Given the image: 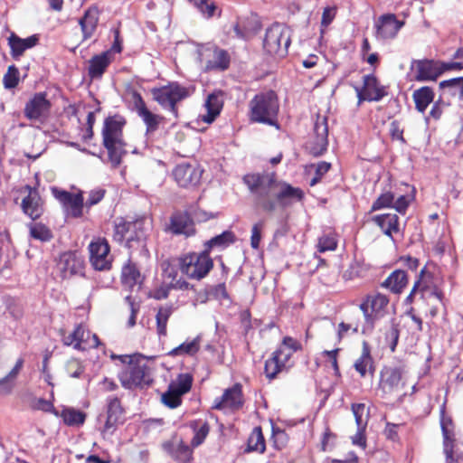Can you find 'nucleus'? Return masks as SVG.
<instances>
[{"mask_svg":"<svg viewBox=\"0 0 463 463\" xmlns=\"http://www.w3.org/2000/svg\"><path fill=\"white\" fill-rule=\"evenodd\" d=\"M243 181L255 195L257 204L267 213L274 212L277 207L285 209L304 198L299 187L279 180L274 172L246 175Z\"/></svg>","mask_w":463,"mask_h":463,"instance_id":"nucleus-1","label":"nucleus"},{"mask_svg":"<svg viewBox=\"0 0 463 463\" xmlns=\"http://www.w3.org/2000/svg\"><path fill=\"white\" fill-rule=\"evenodd\" d=\"M111 358L119 359L125 367L118 373L121 385L126 389L144 388L152 382L151 367L148 364L151 359L145 356L133 358L129 355L112 354Z\"/></svg>","mask_w":463,"mask_h":463,"instance_id":"nucleus-2","label":"nucleus"},{"mask_svg":"<svg viewBox=\"0 0 463 463\" xmlns=\"http://www.w3.org/2000/svg\"><path fill=\"white\" fill-rule=\"evenodd\" d=\"M124 118H105L102 137L110 163L114 167L120 165L122 156L127 154V143L123 139Z\"/></svg>","mask_w":463,"mask_h":463,"instance_id":"nucleus-3","label":"nucleus"},{"mask_svg":"<svg viewBox=\"0 0 463 463\" xmlns=\"http://www.w3.org/2000/svg\"><path fill=\"white\" fill-rule=\"evenodd\" d=\"M451 99H463V77L452 78L439 83V98L434 102L430 116L447 113V109L451 106Z\"/></svg>","mask_w":463,"mask_h":463,"instance_id":"nucleus-4","label":"nucleus"},{"mask_svg":"<svg viewBox=\"0 0 463 463\" xmlns=\"http://www.w3.org/2000/svg\"><path fill=\"white\" fill-rule=\"evenodd\" d=\"M145 222L137 220L133 222H120L116 223L114 230V240L119 243L125 242L128 249H137L145 246L146 231Z\"/></svg>","mask_w":463,"mask_h":463,"instance_id":"nucleus-5","label":"nucleus"},{"mask_svg":"<svg viewBox=\"0 0 463 463\" xmlns=\"http://www.w3.org/2000/svg\"><path fill=\"white\" fill-rule=\"evenodd\" d=\"M153 99L165 109L173 114H177L176 104L190 96L188 88L178 82H170L167 85L153 88L151 90Z\"/></svg>","mask_w":463,"mask_h":463,"instance_id":"nucleus-6","label":"nucleus"},{"mask_svg":"<svg viewBox=\"0 0 463 463\" xmlns=\"http://www.w3.org/2000/svg\"><path fill=\"white\" fill-rule=\"evenodd\" d=\"M213 268V261L205 249L200 253H189L180 260V269L189 279L200 280Z\"/></svg>","mask_w":463,"mask_h":463,"instance_id":"nucleus-7","label":"nucleus"},{"mask_svg":"<svg viewBox=\"0 0 463 463\" xmlns=\"http://www.w3.org/2000/svg\"><path fill=\"white\" fill-rule=\"evenodd\" d=\"M290 43L287 27L282 24L274 23L266 30L263 49L271 56L284 57L288 53Z\"/></svg>","mask_w":463,"mask_h":463,"instance_id":"nucleus-8","label":"nucleus"},{"mask_svg":"<svg viewBox=\"0 0 463 463\" xmlns=\"http://www.w3.org/2000/svg\"><path fill=\"white\" fill-rule=\"evenodd\" d=\"M440 427L443 436V453L446 463H458L463 457L461 444L456 438L455 427L452 420L442 414Z\"/></svg>","mask_w":463,"mask_h":463,"instance_id":"nucleus-9","label":"nucleus"},{"mask_svg":"<svg viewBox=\"0 0 463 463\" xmlns=\"http://www.w3.org/2000/svg\"><path fill=\"white\" fill-rule=\"evenodd\" d=\"M193 378L188 373H181L171 382L167 391L162 395V402L171 408L178 407L182 402V396L191 389Z\"/></svg>","mask_w":463,"mask_h":463,"instance_id":"nucleus-10","label":"nucleus"},{"mask_svg":"<svg viewBox=\"0 0 463 463\" xmlns=\"http://www.w3.org/2000/svg\"><path fill=\"white\" fill-rule=\"evenodd\" d=\"M389 303V299L383 294L369 295L361 303L362 310L366 324L372 328L374 322L382 318L385 313Z\"/></svg>","mask_w":463,"mask_h":463,"instance_id":"nucleus-11","label":"nucleus"},{"mask_svg":"<svg viewBox=\"0 0 463 463\" xmlns=\"http://www.w3.org/2000/svg\"><path fill=\"white\" fill-rule=\"evenodd\" d=\"M404 25L405 21L398 20L394 14H383L374 22L375 37L381 41L394 39Z\"/></svg>","mask_w":463,"mask_h":463,"instance_id":"nucleus-12","label":"nucleus"},{"mask_svg":"<svg viewBox=\"0 0 463 463\" xmlns=\"http://www.w3.org/2000/svg\"><path fill=\"white\" fill-rule=\"evenodd\" d=\"M279 108L278 96L273 90L257 94L250 100L252 116H277Z\"/></svg>","mask_w":463,"mask_h":463,"instance_id":"nucleus-13","label":"nucleus"},{"mask_svg":"<svg viewBox=\"0 0 463 463\" xmlns=\"http://www.w3.org/2000/svg\"><path fill=\"white\" fill-rule=\"evenodd\" d=\"M90 261L97 270L109 269L111 257L109 256V245L105 239H97L89 245Z\"/></svg>","mask_w":463,"mask_h":463,"instance_id":"nucleus-14","label":"nucleus"},{"mask_svg":"<svg viewBox=\"0 0 463 463\" xmlns=\"http://www.w3.org/2000/svg\"><path fill=\"white\" fill-rule=\"evenodd\" d=\"M63 343L66 345H73L76 350L97 348L100 344L98 335L96 334L91 335L81 325H78L71 334L65 335Z\"/></svg>","mask_w":463,"mask_h":463,"instance_id":"nucleus-15","label":"nucleus"},{"mask_svg":"<svg viewBox=\"0 0 463 463\" xmlns=\"http://www.w3.org/2000/svg\"><path fill=\"white\" fill-rule=\"evenodd\" d=\"M314 138L308 143L307 148L313 156H319L326 151L328 145L327 118H317L314 124Z\"/></svg>","mask_w":463,"mask_h":463,"instance_id":"nucleus-16","label":"nucleus"},{"mask_svg":"<svg viewBox=\"0 0 463 463\" xmlns=\"http://www.w3.org/2000/svg\"><path fill=\"white\" fill-rule=\"evenodd\" d=\"M294 353L279 346L272 356L265 363V373L268 378L274 379L280 372L290 367L289 361Z\"/></svg>","mask_w":463,"mask_h":463,"instance_id":"nucleus-17","label":"nucleus"},{"mask_svg":"<svg viewBox=\"0 0 463 463\" xmlns=\"http://www.w3.org/2000/svg\"><path fill=\"white\" fill-rule=\"evenodd\" d=\"M175 180L182 187L196 186L202 178L203 170L190 164H180L173 172Z\"/></svg>","mask_w":463,"mask_h":463,"instance_id":"nucleus-18","label":"nucleus"},{"mask_svg":"<svg viewBox=\"0 0 463 463\" xmlns=\"http://www.w3.org/2000/svg\"><path fill=\"white\" fill-rule=\"evenodd\" d=\"M363 82V87L356 89L359 100L378 101L387 95L385 88L373 74L364 75Z\"/></svg>","mask_w":463,"mask_h":463,"instance_id":"nucleus-19","label":"nucleus"},{"mask_svg":"<svg viewBox=\"0 0 463 463\" xmlns=\"http://www.w3.org/2000/svg\"><path fill=\"white\" fill-rule=\"evenodd\" d=\"M402 387V372L400 368L385 367L381 372L379 388L384 394L398 392Z\"/></svg>","mask_w":463,"mask_h":463,"instance_id":"nucleus-20","label":"nucleus"},{"mask_svg":"<svg viewBox=\"0 0 463 463\" xmlns=\"http://www.w3.org/2000/svg\"><path fill=\"white\" fill-rule=\"evenodd\" d=\"M243 404L241 385L234 384L232 387L226 389L222 397L214 401L213 409L232 411L239 410Z\"/></svg>","mask_w":463,"mask_h":463,"instance_id":"nucleus-21","label":"nucleus"},{"mask_svg":"<svg viewBox=\"0 0 463 463\" xmlns=\"http://www.w3.org/2000/svg\"><path fill=\"white\" fill-rule=\"evenodd\" d=\"M39 42L40 37L38 34H33L24 39L12 32L7 38L11 57L15 61H18L24 54L25 51L35 47Z\"/></svg>","mask_w":463,"mask_h":463,"instance_id":"nucleus-22","label":"nucleus"},{"mask_svg":"<svg viewBox=\"0 0 463 463\" xmlns=\"http://www.w3.org/2000/svg\"><path fill=\"white\" fill-rule=\"evenodd\" d=\"M415 76L417 81L436 80L441 74L440 61L418 60L414 61Z\"/></svg>","mask_w":463,"mask_h":463,"instance_id":"nucleus-23","label":"nucleus"},{"mask_svg":"<svg viewBox=\"0 0 463 463\" xmlns=\"http://www.w3.org/2000/svg\"><path fill=\"white\" fill-rule=\"evenodd\" d=\"M167 231L174 234H183L186 237L195 233L194 221L187 213L176 212L170 217Z\"/></svg>","mask_w":463,"mask_h":463,"instance_id":"nucleus-24","label":"nucleus"},{"mask_svg":"<svg viewBox=\"0 0 463 463\" xmlns=\"http://www.w3.org/2000/svg\"><path fill=\"white\" fill-rule=\"evenodd\" d=\"M99 9L97 6H90L84 14L79 19V25L82 33V42L93 37L99 24Z\"/></svg>","mask_w":463,"mask_h":463,"instance_id":"nucleus-25","label":"nucleus"},{"mask_svg":"<svg viewBox=\"0 0 463 463\" xmlns=\"http://www.w3.org/2000/svg\"><path fill=\"white\" fill-rule=\"evenodd\" d=\"M83 268V260L75 253L65 252L60 258L59 269L63 279H68L77 274H82Z\"/></svg>","mask_w":463,"mask_h":463,"instance_id":"nucleus-26","label":"nucleus"},{"mask_svg":"<svg viewBox=\"0 0 463 463\" xmlns=\"http://www.w3.org/2000/svg\"><path fill=\"white\" fill-rule=\"evenodd\" d=\"M26 188L29 190V194L23 199L22 208L24 213L32 220H36L43 213V201L36 189L30 186H26Z\"/></svg>","mask_w":463,"mask_h":463,"instance_id":"nucleus-27","label":"nucleus"},{"mask_svg":"<svg viewBox=\"0 0 463 463\" xmlns=\"http://www.w3.org/2000/svg\"><path fill=\"white\" fill-rule=\"evenodd\" d=\"M56 197L66 208L68 215L80 217L82 214L83 197L81 194L60 191L57 193Z\"/></svg>","mask_w":463,"mask_h":463,"instance_id":"nucleus-28","label":"nucleus"},{"mask_svg":"<svg viewBox=\"0 0 463 463\" xmlns=\"http://www.w3.org/2000/svg\"><path fill=\"white\" fill-rule=\"evenodd\" d=\"M113 61L114 57H111V52H102L92 56L89 61L88 75L91 79L101 78Z\"/></svg>","mask_w":463,"mask_h":463,"instance_id":"nucleus-29","label":"nucleus"},{"mask_svg":"<svg viewBox=\"0 0 463 463\" xmlns=\"http://www.w3.org/2000/svg\"><path fill=\"white\" fill-rule=\"evenodd\" d=\"M52 103L45 92H38L27 102L25 116H43L51 111Z\"/></svg>","mask_w":463,"mask_h":463,"instance_id":"nucleus-30","label":"nucleus"},{"mask_svg":"<svg viewBox=\"0 0 463 463\" xmlns=\"http://www.w3.org/2000/svg\"><path fill=\"white\" fill-rule=\"evenodd\" d=\"M123 409L120 401L117 397L108 400L107 420L104 425V433H113L118 423L120 422Z\"/></svg>","mask_w":463,"mask_h":463,"instance_id":"nucleus-31","label":"nucleus"},{"mask_svg":"<svg viewBox=\"0 0 463 463\" xmlns=\"http://www.w3.org/2000/svg\"><path fill=\"white\" fill-rule=\"evenodd\" d=\"M354 367L361 377H365L367 374L373 376L375 371L373 360L371 356L370 346L365 341L363 342L362 354L354 362Z\"/></svg>","mask_w":463,"mask_h":463,"instance_id":"nucleus-32","label":"nucleus"},{"mask_svg":"<svg viewBox=\"0 0 463 463\" xmlns=\"http://www.w3.org/2000/svg\"><path fill=\"white\" fill-rule=\"evenodd\" d=\"M372 221L378 225L383 232L392 238L393 233L400 232L399 228V217L394 213H384L375 215L372 218Z\"/></svg>","mask_w":463,"mask_h":463,"instance_id":"nucleus-33","label":"nucleus"},{"mask_svg":"<svg viewBox=\"0 0 463 463\" xmlns=\"http://www.w3.org/2000/svg\"><path fill=\"white\" fill-rule=\"evenodd\" d=\"M121 281L124 287L132 289L135 286H140L142 276L137 265L130 260L126 263L121 271Z\"/></svg>","mask_w":463,"mask_h":463,"instance_id":"nucleus-34","label":"nucleus"},{"mask_svg":"<svg viewBox=\"0 0 463 463\" xmlns=\"http://www.w3.org/2000/svg\"><path fill=\"white\" fill-rule=\"evenodd\" d=\"M125 99L129 108L138 113L139 116H156L148 110L140 93L134 88H128L125 92Z\"/></svg>","mask_w":463,"mask_h":463,"instance_id":"nucleus-35","label":"nucleus"},{"mask_svg":"<svg viewBox=\"0 0 463 463\" xmlns=\"http://www.w3.org/2000/svg\"><path fill=\"white\" fill-rule=\"evenodd\" d=\"M435 93L429 86H423L412 94L415 107L420 113H424L428 106L433 101Z\"/></svg>","mask_w":463,"mask_h":463,"instance_id":"nucleus-36","label":"nucleus"},{"mask_svg":"<svg viewBox=\"0 0 463 463\" xmlns=\"http://www.w3.org/2000/svg\"><path fill=\"white\" fill-rule=\"evenodd\" d=\"M189 3L206 19L221 16L222 10L214 0H188Z\"/></svg>","mask_w":463,"mask_h":463,"instance_id":"nucleus-37","label":"nucleus"},{"mask_svg":"<svg viewBox=\"0 0 463 463\" xmlns=\"http://www.w3.org/2000/svg\"><path fill=\"white\" fill-rule=\"evenodd\" d=\"M407 284L405 271L398 269L393 271L383 283V286L390 288L394 293H399Z\"/></svg>","mask_w":463,"mask_h":463,"instance_id":"nucleus-38","label":"nucleus"},{"mask_svg":"<svg viewBox=\"0 0 463 463\" xmlns=\"http://www.w3.org/2000/svg\"><path fill=\"white\" fill-rule=\"evenodd\" d=\"M200 349V337L197 336L191 341H186L177 347L172 349L168 354L170 356H179V355H194Z\"/></svg>","mask_w":463,"mask_h":463,"instance_id":"nucleus-39","label":"nucleus"},{"mask_svg":"<svg viewBox=\"0 0 463 463\" xmlns=\"http://www.w3.org/2000/svg\"><path fill=\"white\" fill-rule=\"evenodd\" d=\"M223 104L224 100L222 91L209 94L205 102L207 116H219L222 109Z\"/></svg>","mask_w":463,"mask_h":463,"instance_id":"nucleus-40","label":"nucleus"},{"mask_svg":"<svg viewBox=\"0 0 463 463\" xmlns=\"http://www.w3.org/2000/svg\"><path fill=\"white\" fill-rule=\"evenodd\" d=\"M265 449L266 444L261 429L260 427H256L253 429L248 439V448L246 451H256L259 453H263Z\"/></svg>","mask_w":463,"mask_h":463,"instance_id":"nucleus-41","label":"nucleus"},{"mask_svg":"<svg viewBox=\"0 0 463 463\" xmlns=\"http://www.w3.org/2000/svg\"><path fill=\"white\" fill-rule=\"evenodd\" d=\"M174 308L170 306L161 307L156 314V331L159 336L167 335L166 325L169 317L172 316Z\"/></svg>","mask_w":463,"mask_h":463,"instance_id":"nucleus-42","label":"nucleus"},{"mask_svg":"<svg viewBox=\"0 0 463 463\" xmlns=\"http://www.w3.org/2000/svg\"><path fill=\"white\" fill-rule=\"evenodd\" d=\"M234 234L230 231H225L211 240L207 241L204 244L205 249H208V253L213 248H225L234 241Z\"/></svg>","mask_w":463,"mask_h":463,"instance_id":"nucleus-43","label":"nucleus"},{"mask_svg":"<svg viewBox=\"0 0 463 463\" xmlns=\"http://www.w3.org/2000/svg\"><path fill=\"white\" fill-rule=\"evenodd\" d=\"M30 236L40 241H49L52 238L51 230L41 222H31L28 224Z\"/></svg>","mask_w":463,"mask_h":463,"instance_id":"nucleus-44","label":"nucleus"},{"mask_svg":"<svg viewBox=\"0 0 463 463\" xmlns=\"http://www.w3.org/2000/svg\"><path fill=\"white\" fill-rule=\"evenodd\" d=\"M61 418L66 425L80 426L84 423L86 415L73 408H66L61 411Z\"/></svg>","mask_w":463,"mask_h":463,"instance_id":"nucleus-45","label":"nucleus"},{"mask_svg":"<svg viewBox=\"0 0 463 463\" xmlns=\"http://www.w3.org/2000/svg\"><path fill=\"white\" fill-rule=\"evenodd\" d=\"M230 55L227 52V51L222 49H216L213 52V59L211 61L212 65L211 67L213 69L220 70V71H225L230 66Z\"/></svg>","mask_w":463,"mask_h":463,"instance_id":"nucleus-46","label":"nucleus"},{"mask_svg":"<svg viewBox=\"0 0 463 463\" xmlns=\"http://www.w3.org/2000/svg\"><path fill=\"white\" fill-rule=\"evenodd\" d=\"M352 411L354 413L357 428L359 430H365L368 421V410L365 404H352Z\"/></svg>","mask_w":463,"mask_h":463,"instance_id":"nucleus-47","label":"nucleus"},{"mask_svg":"<svg viewBox=\"0 0 463 463\" xmlns=\"http://www.w3.org/2000/svg\"><path fill=\"white\" fill-rule=\"evenodd\" d=\"M20 81V72L15 65H10L3 78V84L5 89H14Z\"/></svg>","mask_w":463,"mask_h":463,"instance_id":"nucleus-48","label":"nucleus"},{"mask_svg":"<svg viewBox=\"0 0 463 463\" xmlns=\"http://www.w3.org/2000/svg\"><path fill=\"white\" fill-rule=\"evenodd\" d=\"M430 274L426 271L425 269H422L420 274V279L415 282L410 295L407 297V300L411 302L413 297L420 291L421 294L423 292H428V287L426 285V279L429 278Z\"/></svg>","mask_w":463,"mask_h":463,"instance_id":"nucleus-49","label":"nucleus"},{"mask_svg":"<svg viewBox=\"0 0 463 463\" xmlns=\"http://www.w3.org/2000/svg\"><path fill=\"white\" fill-rule=\"evenodd\" d=\"M195 425L196 422H193L191 424L194 430V436L191 441V445L193 447H198L201 445L206 439L210 430L209 424L207 422H203L198 429L195 427Z\"/></svg>","mask_w":463,"mask_h":463,"instance_id":"nucleus-50","label":"nucleus"},{"mask_svg":"<svg viewBox=\"0 0 463 463\" xmlns=\"http://www.w3.org/2000/svg\"><path fill=\"white\" fill-rule=\"evenodd\" d=\"M394 195L392 192L382 194L373 203L372 212L381 210L383 208L392 207Z\"/></svg>","mask_w":463,"mask_h":463,"instance_id":"nucleus-51","label":"nucleus"},{"mask_svg":"<svg viewBox=\"0 0 463 463\" xmlns=\"http://www.w3.org/2000/svg\"><path fill=\"white\" fill-rule=\"evenodd\" d=\"M336 245L337 241L335 236L333 233H329L319 238L317 247L320 252H325L326 250H335Z\"/></svg>","mask_w":463,"mask_h":463,"instance_id":"nucleus-52","label":"nucleus"},{"mask_svg":"<svg viewBox=\"0 0 463 463\" xmlns=\"http://www.w3.org/2000/svg\"><path fill=\"white\" fill-rule=\"evenodd\" d=\"M215 118H193L192 120L185 125L195 131H204L211 124L213 123Z\"/></svg>","mask_w":463,"mask_h":463,"instance_id":"nucleus-53","label":"nucleus"},{"mask_svg":"<svg viewBox=\"0 0 463 463\" xmlns=\"http://www.w3.org/2000/svg\"><path fill=\"white\" fill-rule=\"evenodd\" d=\"M125 301L128 304V309L130 311V316L128 320V326L133 327L136 325V318L140 309V304L131 296H127L125 298Z\"/></svg>","mask_w":463,"mask_h":463,"instance_id":"nucleus-54","label":"nucleus"},{"mask_svg":"<svg viewBox=\"0 0 463 463\" xmlns=\"http://www.w3.org/2000/svg\"><path fill=\"white\" fill-rule=\"evenodd\" d=\"M28 406L32 410L35 411H51L53 408V405L51 402L43 399V398H35L31 397L28 400Z\"/></svg>","mask_w":463,"mask_h":463,"instance_id":"nucleus-55","label":"nucleus"},{"mask_svg":"<svg viewBox=\"0 0 463 463\" xmlns=\"http://www.w3.org/2000/svg\"><path fill=\"white\" fill-rule=\"evenodd\" d=\"M175 457L180 463H188L192 458V449L188 445L180 443L175 452Z\"/></svg>","mask_w":463,"mask_h":463,"instance_id":"nucleus-56","label":"nucleus"},{"mask_svg":"<svg viewBox=\"0 0 463 463\" xmlns=\"http://www.w3.org/2000/svg\"><path fill=\"white\" fill-rule=\"evenodd\" d=\"M385 339L388 345H390L392 351H394L399 340V329L398 326L393 322L392 323L389 330L385 334Z\"/></svg>","mask_w":463,"mask_h":463,"instance_id":"nucleus-57","label":"nucleus"},{"mask_svg":"<svg viewBox=\"0 0 463 463\" xmlns=\"http://www.w3.org/2000/svg\"><path fill=\"white\" fill-rule=\"evenodd\" d=\"M337 12L336 6L325 7L321 17V26L326 28L335 18Z\"/></svg>","mask_w":463,"mask_h":463,"instance_id":"nucleus-58","label":"nucleus"},{"mask_svg":"<svg viewBox=\"0 0 463 463\" xmlns=\"http://www.w3.org/2000/svg\"><path fill=\"white\" fill-rule=\"evenodd\" d=\"M262 228L263 222H259L251 229L250 245L253 249H258L260 246Z\"/></svg>","mask_w":463,"mask_h":463,"instance_id":"nucleus-59","label":"nucleus"},{"mask_svg":"<svg viewBox=\"0 0 463 463\" xmlns=\"http://www.w3.org/2000/svg\"><path fill=\"white\" fill-rule=\"evenodd\" d=\"M331 167V165L326 162H320L317 164L316 168V175L310 180V185H316L322 178V176L326 174Z\"/></svg>","mask_w":463,"mask_h":463,"instance_id":"nucleus-60","label":"nucleus"},{"mask_svg":"<svg viewBox=\"0 0 463 463\" xmlns=\"http://www.w3.org/2000/svg\"><path fill=\"white\" fill-rule=\"evenodd\" d=\"M211 295L218 300L229 299V294L224 283H220L213 287L211 289Z\"/></svg>","mask_w":463,"mask_h":463,"instance_id":"nucleus-61","label":"nucleus"},{"mask_svg":"<svg viewBox=\"0 0 463 463\" xmlns=\"http://www.w3.org/2000/svg\"><path fill=\"white\" fill-rule=\"evenodd\" d=\"M279 346L287 348L288 350H290L292 353H295L302 349L301 344L298 340L290 336H285Z\"/></svg>","mask_w":463,"mask_h":463,"instance_id":"nucleus-62","label":"nucleus"},{"mask_svg":"<svg viewBox=\"0 0 463 463\" xmlns=\"http://www.w3.org/2000/svg\"><path fill=\"white\" fill-rule=\"evenodd\" d=\"M390 134L392 139H397L400 140L402 143H405V140L403 138V128H401L399 121L394 120L391 123Z\"/></svg>","mask_w":463,"mask_h":463,"instance_id":"nucleus-63","label":"nucleus"},{"mask_svg":"<svg viewBox=\"0 0 463 463\" xmlns=\"http://www.w3.org/2000/svg\"><path fill=\"white\" fill-rule=\"evenodd\" d=\"M105 191L103 189L92 190L89 194V197L86 201L88 206H92L102 200L104 197Z\"/></svg>","mask_w":463,"mask_h":463,"instance_id":"nucleus-64","label":"nucleus"}]
</instances>
